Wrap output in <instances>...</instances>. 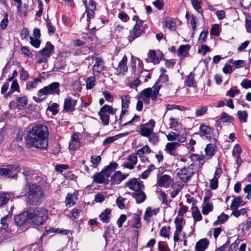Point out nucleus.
<instances>
[{
	"label": "nucleus",
	"instance_id": "nucleus-1",
	"mask_svg": "<svg viewBox=\"0 0 251 251\" xmlns=\"http://www.w3.org/2000/svg\"><path fill=\"white\" fill-rule=\"evenodd\" d=\"M48 130L46 126L39 124L29 127L26 137V146L30 148L46 149L48 146Z\"/></svg>",
	"mask_w": 251,
	"mask_h": 251
},
{
	"label": "nucleus",
	"instance_id": "nucleus-2",
	"mask_svg": "<svg viewBox=\"0 0 251 251\" xmlns=\"http://www.w3.org/2000/svg\"><path fill=\"white\" fill-rule=\"evenodd\" d=\"M120 98L122 101V111L119 118V124L122 126H126L133 123L139 122L140 117L136 115H135L130 120L126 122L127 120L126 116L128 114L130 97L129 95H126L121 96Z\"/></svg>",
	"mask_w": 251,
	"mask_h": 251
},
{
	"label": "nucleus",
	"instance_id": "nucleus-3",
	"mask_svg": "<svg viewBox=\"0 0 251 251\" xmlns=\"http://www.w3.org/2000/svg\"><path fill=\"white\" fill-rule=\"evenodd\" d=\"M25 188L27 190L28 202L32 204H36L44 196L42 188L36 184L28 182Z\"/></svg>",
	"mask_w": 251,
	"mask_h": 251
},
{
	"label": "nucleus",
	"instance_id": "nucleus-4",
	"mask_svg": "<svg viewBox=\"0 0 251 251\" xmlns=\"http://www.w3.org/2000/svg\"><path fill=\"white\" fill-rule=\"evenodd\" d=\"M117 166L118 164L117 163L115 162L111 163L100 172L95 174L92 177L93 178V183L97 184L107 183L112 172L116 169Z\"/></svg>",
	"mask_w": 251,
	"mask_h": 251
},
{
	"label": "nucleus",
	"instance_id": "nucleus-5",
	"mask_svg": "<svg viewBox=\"0 0 251 251\" xmlns=\"http://www.w3.org/2000/svg\"><path fill=\"white\" fill-rule=\"evenodd\" d=\"M28 212L29 222L35 225H41L47 219L48 211L42 207H38Z\"/></svg>",
	"mask_w": 251,
	"mask_h": 251
},
{
	"label": "nucleus",
	"instance_id": "nucleus-6",
	"mask_svg": "<svg viewBox=\"0 0 251 251\" xmlns=\"http://www.w3.org/2000/svg\"><path fill=\"white\" fill-rule=\"evenodd\" d=\"M160 89V86L157 84L153 88L145 89L140 93L139 99L143 100L145 104H149L151 100L153 101L156 100Z\"/></svg>",
	"mask_w": 251,
	"mask_h": 251
},
{
	"label": "nucleus",
	"instance_id": "nucleus-7",
	"mask_svg": "<svg viewBox=\"0 0 251 251\" xmlns=\"http://www.w3.org/2000/svg\"><path fill=\"white\" fill-rule=\"evenodd\" d=\"M196 170V165L192 163L187 167L180 169L177 172V176L183 182H186L191 178Z\"/></svg>",
	"mask_w": 251,
	"mask_h": 251
},
{
	"label": "nucleus",
	"instance_id": "nucleus-8",
	"mask_svg": "<svg viewBox=\"0 0 251 251\" xmlns=\"http://www.w3.org/2000/svg\"><path fill=\"white\" fill-rule=\"evenodd\" d=\"M116 111V109L113 108L111 106L107 104L104 105L100 108L99 115L103 125L107 126L109 124V116L108 114L113 115L115 113Z\"/></svg>",
	"mask_w": 251,
	"mask_h": 251
},
{
	"label": "nucleus",
	"instance_id": "nucleus-9",
	"mask_svg": "<svg viewBox=\"0 0 251 251\" xmlns=\"http://www.w3.org/2000/svg\"><path fill=\"white\" fill-rule=\"evenodd\" d=\"M59 83L54 82L49 85L44 87L38 91L37 95L39 97H42L44 95H53L56 94L59 95L60 93Z\"/></svg>",
	"mask_w": 251,
	"mask_h": 251
},
{
	"label": "nucleus",
	"instance_id": "nucleus-10",
	"mask_svg": "<svg viewBox=\"0 0 251 251\" xmlns=\"http://www.w3.org/2000/svg\"><path fill=\"white\" fill-rule=\"evenodd\" d=\"M140 22L137 24H135L131 30L129 31V35L127 37L129 42H132L135 39L139 37L143 33L144 30L147 27V25H141Z\"/></svg>",
	"mask_w": 251,
	"mask_h": 251
},
{
	"label": "nucleus",
	"instance_id": "nucleus-11",
	"mask_svg": "<svg viewBox=\"0 0 251 251\" xmlns=\"http://www.w3.org/2000/svg\"><path fill=\"white\" fill-rule=\"evenodd\" d=\"M20 171V168L18 165H11L6 168H0V176H7L8 177H14Z\"/></svg>",
	"mask_w": 251,
	"mask_h": 251
},
{
	"label": "nucleus",
	"instance_id": "nucleus-12",
	"mask_svg": "<svg viewBox=\"0 0 251 251\" xmlns=\"http://www.w3.org/2000/svg\"><path fill=\"white\" fill-rule=\"evenodd\" d=\"M199 134L203 139L210 140L211 139H214V130L209 126L204 124H202L200 126Z\"/></svg>",
	"mask_w": 251,
	"mask_h": 251
},
{
	"label": "nucleus",
	"instance_id": "nucleus-13",
	"mask_svg": "<svg viewBox=\"0 0 251 251\" xmlns=\"http://www.w3.org/2000/svg\"><path fill=\"white\" fill-rule=\"evenodd\" d=\"M154 126L155 122L152 119H151L146 124L141 125L140 127L141 135L144 137L149 136L153 133Z\"/></svg>",
	"mask_w": 251,
	"mask_h": 251
},
{
	"label": "nucleus",
	"instance_id": "nucleus-14",
	"mask_svg": "<svg viewBox=\"0 0 251 251\" xmlns=\"http://www.w3.org/2000/svg\"><path fill=\"white\" fill-rule=\"evenodd\" d=\"M86 8V12L87 16V21H89L93 18L95 15L94 10L96 8L95 1H83Z\"/></svg>",
	"mask_w": 251,
	"mask_h": 251
},
{
	"label": "nucleus",
	"instance_id": "nucleus-15",
	"mask_svg": "<svg viewBox=\"0 0 251 251\" xmlns=\"http://www.w3.org/2000/svg\"><path fill=\"white\" fill-rule=\"evenodd\" d=\"M126 185L130 189L134 190L135 192L141 190L144 186L141 180L135 178L129 180L126 182Z\"/></svg>",
	"mask_w": 251,
	"mask_h": 251
},
{
	"label": "nucleus",
	"instance_id": "nucleus-16",
	"mask_svg": "<svg viewBox=\"0 0 251 251\" xmlns=\"http://www.w3.org/2000/svg\"><path fill=\"white\" fill-rule=\"evenodd\" d=\"M173 179L170 176L164 175L158 177L157 184L160 186L168 188L173 183Z\"/></svg>",
	"mask_w": 251,
	"mask_h": 251
},
{
	"label": "nucleus",
	"instance_id": "nucleus-17",
	"mask_svg": "<svg viewBox=\"0 0 251 251\" xmlns=\"http://www.w3.org/2000/svg\"><path fill=\"white\" fill-rule=\"evenodd\" d=\"M77 100L71 97L65 99L63 106V112H71L75 110Z\"/></svg>",
	"mask_w": 251,
	"mask_h": 251
},
{
	"label": "nucleus",
	"instance_id": "nucleus-18",
	"mask_svg": "<svg viewBox=\"0 0 251 251\" xmlns=\"http://www.w3.org/2000/svg\"><path fill=\"white\" fill-rule=\"evenodd\" d=\"M128 176V174H124L118 171L115 172L111 177V181L112 184H120Z\"/></svg>",
	"mask_w": 251,
	"mask_h": 251
},
{
	"label": "nucleus",
	"instance_id": "nucleus-19",
	"mask_svg": "<svg viewBox=\"0 0 251 251\" xmlns=\"http://www.w3.org/2000/svg\"><path fill=\"white\" fill-rule=\"evenodd\" d=\"M28 221L29 222V220L27 212L22 213L16 216L15 218L16 225L20 227L24 226Z\"/></svg>",
	"mask_w": 251,
	"mask_h": 251
},
{
	"label": "nucleus",
	"instance_id": "nucleus-20",
	"mask_svg": "<svg viewBox=\"0 0 251 251\" xmlns=\"http://www.w3.org/2000/svg\"><path fill=\"white\" fill-rule=\"evenodd\" d=\"M222 170L221 168H217L215 170L214 177L211 179L210 187L211 189L215 190L218 186V178L221 176Z\"/></svg>",
	"mask_w": 251,
	"mask_h": 251
},
{
	"label": "nucleus",
	"instance_id": "nucleus-21",
	"mask_svg": "<svg viewBox=\"0 0 251 251\" xmlns=\"http://www.w3.org/2000/svg\"><path fill=\"white\" fill-rule=\"evenodd\" d=\"M180 146L177 142L167 143L165 146V151L168 154L175 156L176 154V150Z\"/></svg>",
	"mask_w": 251,
	"mask_h": 251
},
{
	"label": "nucleus",
	"instance_id": "nucleus-22",
	"mask_svg": "<svg viewBox=\"0 0 251 251\" xmlns=\"http://www.w3.org/2000/svg\"><path fill=\"white\" fill-rule=\"evenodd\" d=\"M127 162L123 165V167L130 170L134 168V165L137 163V155L135 153L131 154L127 158Z\"/></svg>",
	"mask_w": 251,
	"mask_h": 251
},
{
	"label": "nucleus",
	"instance_id": "nucleus-23",
	"mask_svg": "<svg viewBox=\"0 0 251 251\" xmlns=\"http://www.w3.org/2000/svg\"><path fill=\"white\" fill-rule=\"evenodd\" d=\"M127 57H126V56H124L123 59L119 63V65L118 66V67L117 68V75H124L125 73L127 71Z\"/></svg>",
	"mask_w": 251,
	"mask_h": 251
},
{
	"label": "nucleus",
	"instance_id": "nucleus-24",
	"mask_svg": "<svg viewBox=\"0 0 251 251\" xmlns=\"http://www.w3.org/2000/svg\"><path fill=\"white\" fill-rule=\"evenodd\" d=\"M80 146V142L78 136L76 134H74L69 143V148L70 150L75 151Z\"/></svg>",
	"mask_w": 251,
	"mask_h": 251
},
{
	"label": "nucleus",
	"instance_id": "nucleus-25",
	"mask_svg": "<svg viewBox=\"0 0 251 251\" xmlns=\"http://www.w3.org/2000/svg\"><path fill=\"white\" fill-rule=\"evenodd\" d=\"M95 63L93 65V72L100 74L103 70L104 68V63L102 59L99 57H96L95 59Z\"/></svg>",
	"mask_w": 251,
	"mask_h": 251
},
{
	"label": "nucleus",
	"instance_id": "nucleus-26",
	"mask_svg": "<svg viewBox=\"0 0 251 251\" xmlns=\"http://www.w3.org/2000/svg\"><path fill=\"white\" fill-rule=\"evenodd\" d=\"M54 50V46L49 42L46 43V47L40 51L42 56L48 58L52 54Z\"/></svg>",
	"mask_w": 251,
	"mask_h": 251
},
{
	"label": "nucleus",
	"instance_id": "nucleus-27",
	"mask_svg": "<svg viewBox=\"0 0 251 251\" xmlns=\"http://www.w3.org/2000/svg\"><path fill=\"white\" fill-rule=\"evenodd\" d=\"M208 245V240L206 238H203L197 242L195 248L196 251H204Z\"/></svg>",
	"mask_w": 251,
	"mask_h": 251
},
{
	"label": "nucleus",
	"instance_id": "nucleus-28",
	"mask_svg": "<svg viewBox=\"0 0 251 251\" xmlns=\"http://www.w3.org/2000/svg\"><path fill=\"white\" fill-rule=\"evenodd\" d=\"M111 210L110 208L105 209L99 215L100 220L104 223H109L111 216Z\"/></svg>",
	"mask_w": 251,
	"mask_h": 251
},
{
	"label": "nucleus",
	"instance_id": "nucleus-29",
	"mask_svg": "<svg viewBox=\"0 0 251 251\" xmlns=\"http://www.w3.org/2000/svg\"><path fill=\"white\" fill-rule=\"evenodd\" d=\"M233 199L232 201L230 209H237L240 206H243L245 204V202L242 200L241 197L233 196Z\"/></svg>",
	"mask_w": 251,
	"mask_h": 251
},
{
	"label": "nucleus",
	"instance_id": "nucleus-30",
	"mask_svg": "<svg viewBox=\"0 0 251 251\" xmlns=\"http://www.w3.org/2000/svg\"><path fill=\"white\" fill-rule=\"evenodd\" d=\"M148 57L147 59V62H152L154 64H158L161 59L158 57L156 52L154 50H150L148 53Z\"/></svg>",
	"mask_w": 251,
	"mask_h": 251
},
{
	"label": "nucleus",
	"instance_id": "nucleus-31",
	"mask_svg": "<svg viewBox=\"0 0 251 251\" xmlns=\"http://www.w3.org/2000/svg\"><path fill=\"white\" fill-rule=\"evenodd\" d=\"M18 2L17 9L21 15L25 16L28 9V4L25 2L23 3L22 1H17Z\"/></svg>",
	"mask_w": 251,
	"mask_h": 251
},
{
	"label": "nucleus",
	"instance_id": "nucleus-32",
	"mask_svg": "<svg viewBox=\"0 0 251 251\" xmlns=\"http://www.w3.org/2000/svg\"><path fill=\"white\" fill-rule=\"evenodd\" d=\"M77 192L68 194L66 198V205L69 206L73 205L77 200Z\"/></svg>",
	"mask_w": 251,
	"mask_h": 251
},
{
	"label": "nucleus",
	"instance_id": "nucleus-33",
	"mask_svg": "<svg viewBox=\"0 0 251 251\" xmlns=\"http://www.w3.org/2000/svg\"><path fill=\"white\" fill-rule=\"evenodd\" d=\"M177 21L176 19L167 17L165 20L166 26L171 30H175L176 27Z\"/></svg>",
	"mask_w": 251,
	"mask_h": 251
},
{
	"label": "nucleus",
	"instance_id": "nucleus-34",
	"mask_svg": "<svg viewBox=\"0 0 251 251\" xmlns=\"http://www.w3.org/2000/svg\"><path fill=\"white\" fill-rule=\"evenodd\" d=\"M133 197L135 198L138 203L143 202L146 199V194L141 190L134 192Z\"/></svg>",
	"mask_w": 251,
	"mask_h": 251
},
{
	"label": "nucleus",
	"instance_id": "nucleus-35",
	"mask_svg": "<svg viewBox=\"0 0 251 251\" xmlns=\"http://www.w3.org/2000/svg\"><path fill=\"white\" fill-rule=\"evenodd\" d=\"M204 151L207 156L211 157L216 152V146L213 144H209L207 145L204 149Z\"/></svg>",
	"mask_w": 251,
	"mask_h": 251
},
{
	"label": "nucleus",
	"instance_id": "nucleus-36",
	"mask_svg": "<svg viewBox=\"0 0 251 251\" xmlns=\"http://www.w3.org/2000/svg\"><path fill=\"white\" fill-rule=\"evenodd\" d=\"M192 216L195 222H199L202 220V215L197 206L192 207Z\"/></svg>",
	"mask_w": 251,
	"mask_h": 251
},
{
	"label": "nucleus",
	"instance_id": "nucleus-37",
	"mask_svg": "<svg viewBox=\"0 0 251 251\" xmlns=\"http://www.w3.org/2000/svg\"><path fill=\"white\" fill-rule=\"evenodd\" d=\"M151 150L149 147L147 145L144 146L143 148L139 149L136 153V155H138L140 158H144L145 155L151 152Z\"/></svg>",
	"mask_w": 251,
	"mask_h": 251
},
{
	"label": "nucleus",
	"instance_id": "nucleus-38",
	"mask_svg": "<svg viewBox=\"0 0 251 251\" xmlns=\"http://www.w3.org/2000/svg\"><path fill=\"white\" fill-rule=\"evenodd\" d=\"M11 197V194L8 193H0V207L6 204Z\"/></svg>",
	"mask_w": 251,
	"mask_h": 251
},
{
	"label": "nucleus",
	"instance_id": "nucleus-39",
	"mask_svg": "<svg viewBox=\"0 0 251 251\" xmlns=\"http://www.w3.org/2000/svg\"><path fill=\"white\" fill-rule=\"evenodd\" d=\"M213 208V206L212 202L203 203L202 206V213L203 215H207L210 212L212 211Z\"/></svg>",
	"mask_w": 251,
	"mask_h": 251
},
{
	"label": "nucleus",
	"instance_id": "nucleus-40",
	"mask_svg": "<svg viewBox=\"0 0 251 251\" xmlns=\"http://www.w3.org/2000/svg\"><path fill=\"white\" fill-rule=\"evenodd\" d=\"M195 76V73L193 72H191L187 76L186 79H185V80L184 81L185 84L189 87L192 86L194 83V81H195V79H194Z\"/></svg>",
	"mask_w": 251,
	"mask_h": 251
},
{
	"label": "nucleus",
	"instance_id": "nucleus-41",
	"mask_svg": "<svg viewBox=\"0 0 251 251\" xmlns=\"http://www.w3.org/2000/svg\"><path fill=\"white\" fill-rule=\"evenodd\" d=\"M237 116L240 122L246 123L248 117V114L245 110H239L237 112Z\"/></svg>",
	"mask_w": 251,
	"mask_h": 251
},
{
	"label": "nucleus",
	"instance_id": "nucleus-42",
	"mask_svg": "<svg viewBox=\"0 0 251 251\" xmlns=\"http://www.w3.org/2000/svg\"><path fill=\"white\" fill-rule=\"evenodd\" d=\"M27 100L26 97H23L19 98L16 100V107L21 109L27 104Z\"/></svg>",
	"mask_w": 251,
	"mask_h": 251
},
{
	"label": "nucleus",
	"instance_id": "nucleus-43",
	"mask_svg": "<svg viewBox=\"0 0 251 251\" xmlns=\"http://www.w3.org/2000/svg\"><path fill=\"white\" fill-rule=\"evenodd\" d=\"M189 47L188 45H181L177 51V55L178 56H185L187 54V50Z\"/></svg>",
	"mask_w": 251,
	"mask_h": 251
},
{
	"label": "nucleus",
	"instance_id": "nucleus-44",
	"mask_svg": "<svg viewBox=\"0 0 251 251\" xmlns=\"http://www.w3.org/2000/svg\"><path fill=\"white\" fill-rule=\"evenodd\" d=\"M228 216L224 213L222 214L220 216H218L217 220L215 221L213 225L215 226H216L218 225H220L223 224L225 221H226L228 219Z\"/></svg>",
	"mask_w": 251,
	"mask_h": 251
},
{
	"label": "nucleus",
	"instance_id": "nucleus-45",
	"mask_svg": "<svg viewBox=\"0 0 251 251\" xmlns=\"http://www.w3.org/2000/svg\"><path fill=\"white\" fill-rule=\"evenodd\" d=\"M10 215H6L1 219V229L6 230L8 227V222L10 221Z\"/></svg>",
	"mask_w": 251,
	"mask_h": 251
},
{
	"label": "nucleus",
	"instance_id": "nucleus-46",
	"mask_svg": "<svg viewBox=\"0 0 251 251\" xmlns=\"http://www.w3.org/2000/svg\"><path fill=\"white\" fill-rule=\"evenodd\" d=\"M166 107L167 111L172 110L174 109H177L180 111H185L186 110L185 107L176 104H168L166 105Z\"/></svg>",
	"mask_w": 251,
	"mask_h": 251
},
{
	"label": "nucleus",
	"instance_id": "nucleus-47",
	"mask_svg": "<svg viewBox=\"0 0 251 251\" xmlns=\"http://www.w3.org/2000/svg\"><path fill=\"white\" fill-rule=\"evenodd\" d=\"M96 79L94 76L89 77L86 81L87 89H91L95 85Z\"/></svg>",
	"mask_w": 251,
	"mask_h": 251
},
{
	"label": "nucleus",
	"instance_id": "nucleus-48",
	"mask_svg": "<svg viewBox=\"0 0 251 251\" xmlns=\"http://www.w3.org/2000/svg\"><path fill=\"white\" fill-rule=\"evenodd\" d=\"M148 137L149 142L153 145H156L159 141L158 135L154 133H152Z\"/></svg>",
	"mask_w": 251,
	"mask_h": 251
},
{
	"label": "nucleus",
	"instance_id": "nucleus-49",
	"mask_svg": "<svg viewBox=\"0 0 251 251\" xmlns=\"http://www.w3.org/2000/svg\"><path fill=\"white\" fill-rule=\"evenodd\" d=\"M155 169V167L154 165L151 164L148 168V169L143 172L141 175V177L143 179L147 178L149 175L150 174L151 172L154 170Z\"/></svg>",
	"mask_w": 251,
	"mask_h": 251
},
{
	"label": "nucleus",
	"instance_id": "nucleus-50",
	"mask_svg": "<svg viewBox=\"0 0 251 251\" xmlns=\"http://www.w3.org/2000/svg\"><path fill=\"white\" fill-rule=\"evenodd\" d=\"M170 229V226L166 227V226H164L162 227L160 230V235L164 238H169V232Z\"/></svg>",
	"mask_w": 251,
	"mask_h": 251
},
{
	"label": "nucleus",
	"instance_id": "nucleus-51",
	"mask_svg": "<svg viewBox=\"0 0 251 251\" xmlns=\"http://www.w3.org/2000/svg\"><path fill=\"white\" fill-rule=\"evenodd\" d=\"M207 111V107L205 106H201L198 108L195 111L196 117H200L204 115Z\"/></svg>",
	"mask_w": 251,
	"mask_h": 251
},
{
	"label": "nucleus",
	"instance_id": "nucleus-52",
	"mask_svg": "<svg viewBox=\"0 0 251 251\" xmlns=\"http://www.w3.org/2000/svg\"><path fill=\"white\" fill-rule=\"evenodd\" d=\"M58 104L57 103L54 102L52 103L50 106H48V107L47 108V110L50 111L52 113V114L54 115L58 113Z\"/></svg>",
	"mask_w": 251,
	"mask_h": 251
},
{
	"label": "nucleus",
	"instance_id": "nucleus-53",
	"mask_svg": "<svg viewBox=\"0 0 251 251\" xmlns=\"http://www.w3.org/2000/svg\"><path fill=\"white\" fill-rule=\"evenodd\" d=\"M157 192L158 194L159 199L162 201V202L163 203L167 205L168 203V201L167 200V195L164 193V192L162 191H157Z\"/></svg>",
	"mask_w": 251,
	"mask_h": 251
},
{
	"label": "nucleus",
	"instance_id": "nucleus-54",
	"mask_svg": "<svg viewBox=\"0 0 251 251\" xmlns=\"http://www.w3.org/2000/svg\"><path fill=\"white\" fill-rule=\"evenodd\" d=\"M8 14L7 13H5L3 19L2 20L0 23V27L1 29H4L7 26V25L8 24Z\"/></svg>",
	"mask_w": 251,
	"mask_h": 251
},
{
	"label": "nucleus",
	"instance_id": "nucleus-55",
	"mask_svg": "<svg viewBox=\"0 0 251 251\" xmlns=\"http://www.w3.org/2000/svg\"><path fill=\"white\" fill-rule=\"evenodd\" d=\"M176 140L178 141V143H183L186 141L187 136L186 132H184L182 133L180 132L176 133Z\"/></svg>",
	"mask_w": 251,
	"mask_h": 251
},
{
	"label": "nucleus",
	"instance_id": "nucleus-56",
	"mask_svg": "<svg viewBox=\"0 0 251 251\" xmlns=\"http://www.w3.org/2000/svg\"><path fill=\"white\" fill-rule=\"evenodd\" d=\"M183 222V219L182 218H176L175 220V224L176 228L182 229H183L182 223Z\"/></svg>",
	"mask_w": 251,
	"mask_h": 251
},
{
	"label": "nucleus",
	"instance_id": "nucleus-57",
	"mask_svg": "<svg viewBox=\"0 0 251 251\" xmlns=\"http://www.w3.org/2000/svg\"><path fill=\"white\" fill-rule=\"evenodd\" d=\"M180 125L179 120L177 118H171L170 119L169 125L171 128H175Z\"/></svg>",
	"mask_w": 251,
	"mask_h": 251
},
{
	"label": "nucleus",
	"instance_id": "nucleus-58",
	"mask_svg": "<svg viewBox=\"0 0 251 251\" xmlns=\"http://www.w3.org/2000/svg\"><path fill=\"white\" fill-rule=\"evenodd\" d=\"M221 120L224 122H231L233 120V118L232 116L224 113L222 114Z\"/></svg>",
	"mask_w": 251,
	"mask_h": 251
},
{
	"label": "nucleus",
	"instance_id": "nucleus-59",
	"mask_svg": "<svg viewBox=\"0 0 251 251\" xmlns=\"http://www.w3.org/2000/svg\"><path fill=\"white\" fill-rule=\"evenodd\" d=\"M192 4L195 9L199 13L202 12V10L201 6V1H192Z\"/></svg>",
	"mask_w": 251,
	"mask_h": 251
},
{
	"label": "nucleus",
	"instance_id": "nucleus-60",
	"mask_svg": "<svg viewBox=\"0 0 251 251\" xmlns=\"http://www.w3.org/2000/svg\"><path fill=\"white\" fill-rule=\"evenodd\" d=\"M41 82V79L37 78H35L32 81H30L28 85H27V88L28 89L30 88H34L36 87L37 84L38 82Z\"/></svg>",
	"mask_w": 251,
	"mask_h": 251
},
{
	"label": "nucleus",
	"instance_id": "nucleus-61",
	"mask_svg": "<svg viewBox=\"0 0 251 251\" xmlns=\"http://www.w3.org/2000/svg\"><path fill=\"white\" fill-rule=\"evenodd\" d=\"M241 86L244 89L251 88V79H243L241 83Z\"/></svg>",
	"mask_w": 251,
	"mask_h": 251
},
{
	"label": "nucleus",
	"instance_id": "nucleus-62",
	"mask_svg": "<svg viewBox=\"0 0 251 251\" xmlns=\"http://www.w3.org/2000/svg\"><path fill=\"white\" fill-rule=\"evenodd\" d=\"M191 158L194 161H199V163H200L201 161L204 160V156L203 155L193 154L191 156Z\"/></svg>",
	"mask_w": 251,
	"mask_h": 251
},
{
	"label": "nucleus",
	"instance_id": "nucleus-63",
	"mask_svg": "<svg viewBox=\"0 0 251 251\" xmlns=\"http://www.w3.org/2000/svg\"><path fill=\"white\" fill-rule=\"evenodd\" d=\"M30 43L31 45L36 48L39 47L40 45V41L37 38H34L32 37H30Z\"/></svg>",
	"mask_w": 251,
	"mask_h": 251
},
{
	"label": "nucleus",
	"instance_id": "nucleus-64",
	"mask_svg": "<svg viewBox=\"0 0 251 251\" xmlns=\"http://www.w3.org/2000/svg\"><path fill=\"white\" fill-rule=\"evenodd\" d=\"M219 26L217 24H215L213 25L210 29V33L211 35L214 36H218L219 34Z\"/></svg>",
	"mask_w": 251,
	"mask_h": 251
}]
</instances>
